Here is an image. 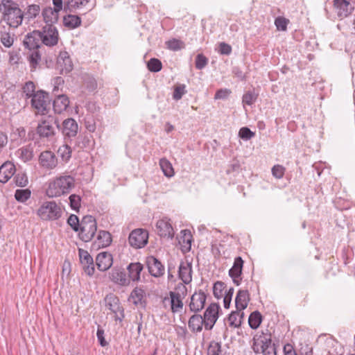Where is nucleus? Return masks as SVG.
<instances>
[{"mask_svg":"<svg viewBox=\"0 0 355 355\" xmlns=\"http://www.w3.org/2000/svg\"><path fill=\"white\" fill-rule=\"evenodd\" d=\"M218 51L222 55H230L232 53V46L225 42H220Z\"/></svg>","mask_w":355,"mask_h":355,"instance_id":"obj_63","label":"nucleus"},{"mask_svg":"<svg viewBox=\"0 0 355 355\" xmlns=\"http://www.w3.org/2000/svg\"><path fill=\"white\" fill-rule=\"evenodd\" d=\"M156 227L158 234L161 237L172 239L174 236L173 228L170 223V219L165 217L157 220Z\"/></svg>","mask_w":355,"mask_h":355,"instance_id":"obj_17","label":"nucleus"},{"mask_svg":"<svg viewBox=\"0 0 355 355\" xmlns=\"http://www.w3.org/2000/svg\"><path fill=\"white\" fill-rule=\"evenodd\" d=\"M39 164L44 168L51 170L58 165V158L52 151L45 150L39 156Z\"/></svg>","mask_w":355,"mask_h":355,"instance_id":"obj_15","label":"nucleus"},{"mask_svg":"<svg viewBox=\"0 0 355 355\" xmlns=\"http://www.w3.org/2000/svg\"><path fill=\"white\" fill-rule=\"evenodd\" d=\"M146 292L141 288L136 287L135 288L128 298V300L132 302L135 306H140L141 307H145L146 305Z\"/></svg>","mask_w":355,"mask_h":355,"instance_id":"obj_24","label":"nucleus"},{"mask_svg":"<svg viewBox=\"0 0 355 355\" xmlns=\"http://www.w3.org/2000/svg\"><path fill=\"white\" fill-rule=\"evenodd\" d=\"M74 182L71 175L58 177L49 183L46 194L49 198H54L68 193L74 187Z\"/></svg>","mask_w":355,"mask_h":355,"instance_id":"obj_2","label":"nucleus"},{"mask_svg":"<svg viewBox=\"0 0 355 355\" xmlns=\"http://www.w3.org/2000/svg\"><path fill=\"white\" fill-rule=\"evenodd\" d=\"M109 277L112 282L121 286H128L130 283L123 269L114 268L109 273Z\"/></svg>","mask_w":355,"mask_h":355,"instance_id":"obj_19","label":"nucleus"},{"mask_svg":"<svg viewBox=\"0 0 355 355\" xmlns=\"http://www.w3.org/2000/svg\"><path fill=\"white\" fill-rule=\"evenodd\" d=\"M192 263L187 260L181 261L179 270V278L185 284H189L192 281Z\"/></svg>","mask_w":355,"mask_h":355,"instance_id":"obj_20","label":"nucleus"},{"mask_svg":"<svg viewBox=\"0 0 355 355\" xmlns=\"http://www.w3.org/2000/svg\"><path fill=\"white\" fill-rule=\"evenodd\" d=\"M272 336L268 329L258 331L252 338V349L255 354L266 352L272 345Z\"/></svg>","mask_w":355,"mask_h":355,"instance_id":"obj_6","label":"nucleus"},{"mask_svg":"<svg viewBox=\"0 0 355 355\" xmlns=\"http://www.w3.org/2000/svg\"><path fill=\"white\" fill-rule=\"evenodd\" d=\"M69 105V100L66 95L60 94L54 99L53 108L55 113L60 114L65 111Z\"/></svg>","mask_w":355,"mask_h":355,"instance_id":"obj_29","label":"nucleus"},{"mask_svg":"<svg viewBox=\"0 0 355 355\" xmlns=\"http://www.w3.org/2000/svg\"><path fill=\"white\" fill-rule=\"evenodd\" d=\"M208 64V59L202 53L198 54L196 58V68L201 70Z\"/></svg>","mask_w":355,"mask_h":355,"instance_id":"obj_52","label":"nucleus"},{"mask_svg":"<svg viewBox=\"0 0 355 355\" xmlns=\"http://www.w3.org/2000/svg\"><path fill=\"white\" fill-rule=\"evenodd\" d=\"M12 181L17 187H25L28 184V175L25 172L19 171L13 175Z\"/></svg>","mask_w":355,"mask_h":355,"instance_id":"obj_37","label":"nucleus"},{"mask_svg":"<svg viewBox=\"0 0 355 355\" xmlns=\"http://www.w3.org/2000/svg\"><path fill=\"white\" fill-rule=\"evenodd\" d=\"M90 0H64V11L74 12L77 9L85 6Z\"/></svg>","mask_w":355,"mask_h":355,"instance_id":"obj_31","label":"nucleus"},{"mask_svg":"<svg viewBox=\"0 0 355 355\" xmlns=\"http://www.w3.org/2000/svg\"><path fill=\"white\" fill-rule=\"evenodd\" d=\"M50 98L49 93L39 90L33 95L31 100L32 107L35 110V114L46 115L50 110Z\"/></svg>","mask_w":355,"mask_h":355,"instance_id":"obj_5","label":"nucleus"},{"mask_svg":"<svg viewBox=\"0 0 355 355\" xmlns=\"http://www.w3.org/2000/svg\"><path fill=\"white\" fill-rule=\"evenodd\" d=\"M168 49L173 51H178L184 47V44L182 41L177 39H172L166 42Z\"/></svg>","mask_w":355,"mask_h":355,"instance_id":"obj_50","label":"nucleus"},{"mask_svg":"<svg viewBox=\"0 0 355 355\" xmlns=\"http://www.w3.org/2000/svg\"><path fill=\"white\" fill-rule=\"evenodd\" d=\"M31 71H35L37 67H40L42 60V54L40 50H31L27 56Z\"/></svg>","mask_w":355,"mask_h":355,"instance_id":"obj_33","label":"nucleus"},{"mask_svg":"<svg viewBox=\"0 0 355 355\" xmlns=\"http://www.w3.org/2000/svg\"><path fill=\"white\" fill-rule=\"evenodd\" d=\"M258 96L254 90H249L243 94L242 103L243 105H252L257 101Z\"/></svg>","mask_w":355,"mask_h":355,"instance_id":"obj_43","label":"nucleus"},{"mask_svg":"<svg viewBox=\"0 0 355 355\" xmlns=\"http://www.w3.org/2000/svg\"><path fill=\"white\" fill-rule=\"evenodd\" d=\"M23 92L26 95V98H33V95L36 94L35 85L33 82H26L22 87Z\"/></svg>","mask_w":355,"mask_h":355,"instance_id":"obj_46","label":"nucleus"},{"mask_svg":"<svg viewBox=\"0 0 355 355\" xmlns=\"http://www.w3.org/2000/svg\"><path fill=\"white\" fill-rule=\"evenodd\" d=\"M63 23L66 27L73 29L80 26L81 19L78 15H68L64 17Z\"/></svg>","mask_w":355,"mask_h":355,"instance_id":"obj_35","label":"nucleus"},{"mask_svg":"<svg viewBox=\"0 0 355 355\" xmlns=\"http://www.w3.org/2000/svg\"><path fill=\"white\" fill-rule=\"evenodd\" d=\"M57 129L61 130L64 139H71V138L75 137L78 134V125L75 119L68 118L64 120L61 124H59L58 122Z\"/></svg>","mask_w":355,"mask_h":355,"instance_id":"obj_11","label":"nucleus"},{"mask_svg":"<svg viewBox=\"0 0 355 355\" xmlns=\"http://www.w3.org/2000/svg\"><path fill=\"white\" fill-rule=\"evenodd\" d=\"M23 44L24 47L29 51L40 49L42 44H43L40 31L35 30L28 33L24 36Z\"/></svg>","mask_w":355,"mask_h":355,"instance_id":"obj_13","label":"nucleus"},{"mask_svg":"<svg viewBox=\"0 0 355 355\" xmlns=\"http://www.w3.org/2000/svg\"><path fill=\"white\" fill-rule=\"evenodd\" d=\"M160 167L164 174L167 177H172L174 175V171L170 162L166 158L159 160Z\"/></svg>","mask_w":355,"mask_h":355,"instance_id":"obj_41","label":"nucleus"},{"mask_svg":"<svg viewBox=\"0 0 355 355\" xmlns=\"http://www.w3.org/2000/svg\"><path fill=\"white\" fill-rule=\"evenodd\" d=\"M250 301V294L247 290H239L235 298L236 308L238 311H243L247 308Z\"/></svg>","mask_w":355,"mask_h":355,"instance_id":"obj_27","label":"nucleus"},{"mask_svg":"<svg viewBox=\"0 0 355 355\" xmlns=\"http://www.w3.org/2000/svg\"><path fill=\"white\" fill-rule=\"evenodd\" d=\"M180 233L182 234L181 239L183 243L182 247L186 248L187 251H189L191 250L192 242V235L191 232L189 230H183Z\"/></svg>","mask_w":355,"mask_h":355,"instance_id":"obj_42","label":"nucleus"},{"mask_svg":"<svg viewBox=\"0 0 355 355\" xmlns=\"http://www.w3.org/2000/svg\"><path fill=\"white\" fill-rule=\"evenodd\" d=\"M40 31L42 44L47 46H54L59 40L58 31L52 24L45 25Z\"/></svg>","mask_w":355,"mask_h":355,"instance_id":"obj_9","label":"nucleus"},{"mask_svg":"<svg viewBox=\"0 0 355 355\" xmlns=\"http://www.w3.org/2000/svg\"><path fill=\"white\" fill-rule=\"evenodd\" d=\"M70 207L72 209L78 211L80 207V197L76 194H72L69 196Z\"/></svg>","mask_w":355,"mask_h":355,"instance_id":"obj_57","label":"nucleus"},{"mask_svg":"<svg viewBox=\"0 0 355 355\" xmlns=\"http://www.w3.org/2000/svg\"><path fill=\"white\" fill-rule=\"evenodd\" d=\"M234 293V288H230L225 293L223 299V304L225 309H229L232 301V297Z\"/></svg>","mask_w":355,"mask_h":355,"instance_id":"obj_62","label":"nucleus"},{"mask_svg":"<svg viewBox=\"0 0 355 355\" xmlns=\"http://www.w3.org/2000/svg\"><path fill=\"white\" fill-rule=\"evenodd\" d=\"M104 301L106 307L114 314V320L122 322L125 318V313L119 297L114 294L110 293L105 296Z\"/></svg>","mask_w":355,"mask_h":355,"instance_id":"obj_7","label":"nucleus"},{"mask_svg":"<svg viewBox=\"0 0 355 355\" xmlns=\"http://www.w3.org/2000/svg\"><path fill=\"white\" fill-rule=\"evenodd\" d=\"M220 307L217 303H211L206 309L202 316L205 322V329L211 330L218 318Z\"/></svg>","mask_w":355,"mask_h":355,"instance_id":"obj_12","label":"nucleus"},{"mask_svg":"<svg viewBox=\"0 0 355 355\" xmlns=\"http://www.w3.org/2000/svg\"><path fill=\"white\" fill-rule=\"evenodd\" d=\"M149 273L155 277H159L164 274V266L155 257L149 256L146 261Z\"/></svg>","mask_w":355,"mask_h":355,"instance_id":"obj_16","label":"nucleus"},{"mask_svg":"<svg viewBox=\"0 0 355 355\" xmlns=\"http://www.w3.org/2000/svg\"><path fill=\"white\" fill-rule=\"evenodd\" d=\"M97 231V223L94 217L90 215L85 216L80 222L79 238L84 242L90 241Z\"/></svg>","mask_w":355,"mask_h":355,"instance_id":"obj_4","label":"nucleus"},{"mask_svg":"<svg viewBox=\"0 0 355 355\" xmlns=\"http://www.w3.org/2000/svg\"><path fill=\"white\" fill-rule=\"evenodd\" d=\"M239 317V313L235 311H232L229 316L227 318V320L229 323V326L234 328H238L241 326V322Z\"/></svg>","mask_w":355,"mask_h":355,"instance_id":"obj_47","label":"nucleus"},{"mask_svg":"<svg viewBox=\"0 0 355 355\" xmlns=\"http://www.w3.org/2000/svg\"><path fill=\"white\" fill-rule=\"evenodd\" d=\"M175 332L178 337L182 340H186L188 338L189 332L185 326L176 327Z\"/></svg>","mask_w":355,"mask_h":355,"instance_id":"obj_61","label":"nucleus"},{"mask_svg":"<svg viewBox=\"0 0 355 355\" xmlns=\"http://www.w3.org/2000/svg\"><path fill=\"white\" fill-rule=\"evenodd\" d=\"M31 196V191L29 189H17L15 192V200L21 203L26 202Z\"/></svg>","mask_w":355,"mask_h":355,"instance_id":"obj_39","label":"nucleus"},{"mask_svg":"<svg viewBox=\"0 0 355 355\" xmlns=\"http://www.w3.org/2000/svg\"><path fill=\"white\" fill-rule=\"evenodd\" d=\"M62 214L61 207L55 201L44 202L37 210V215L42 220H55Z\"/></svg>","mask_w":355,"mask_h":355,"instance_id":"obj_3","label":"nucleus"},{"mask_svg":"<svg viewBox=\"0 0 355 355\" xmlns=\"http://www.w3.org/2000/svg\"><path fill=\"white\" fill-rule=\"evenodd\" d=\"M239 137L245 140H249L254 136V133L248 127H243L239 132Z\"/></svg>","mask_w":355,"mask_h":355,"instance_id":"obj_58","label":"nucleus"},{"mask_svg":"<svg viewBox=\"0 0 355 355\" xmlns=\"http://www.w3.org/2000/svg\"><path fill=\"white\" fill-rule=\"evenodd\" d=\"M67 224L71 227V229L77 232L79 231L80 227V223L78 217L75 214H71L67 219Z\"/></svg>","mask_w":355,"mask_h":355,"instance_id":"obj_51","label":"nucleus"},{"mask_svg":"<svg viewBox=\"0 0 355 355\" xmlns=\"http://www.w3.org/2000/svg\"><path fill=\"white\" fill-rule=\"evenodd\" d=\"M244 261L241 257L234 259L232 267L229 270V275L230 277H238L242 275Z\"/></svg>","mask_w":355,"mask_h":355,"instance_id":"obj_34","label":"nucleus"},{"mask_svg":"<svg viewBox=\"0 0 355 355\" xmlns=\"http://www.w3.org/2000/svg\"><path fill=\"white\" fill-rule=\"evenodd\" d=\"M58 67L62 74L67 73L73 69L72 61L67 51H60L57 58Z\"/></svg>","mask_w":355,"mask_h":355,"instance_id":"obj_21","label":"nucleus"},{"mask_svg":"<svg viewBox=\"0 0 355 355\" xmlns=\"http://www.w3.org/2000/svg\"><path fill=\"white\" fill-rule=\"evenodd\" d=\"M78 253L80 263H91L92 262L93 258L87 251L79 249Z\"/></svg>","mask_w":355,"mask_h":355,"instance_id":"obj_55","label":"nucleus"},{"mask_svg":"<svg viewBox=\"0 0 355 355\" xmlns=\"http://www.w3.org/2000/svg\"><path fill=\"white\" fill-rule=\"evenodd\" d=\"M284 355H297L293 346L290 343H286L283 347Z\"/></svg>","mask_w":355,"mask_h":355,"instance_id":"obj_64","label":"nucleus"},{"mask_svg":"<svg viewBox=\"0 0 355 355\" xmlns=\"http://www.w3.org/2000/svg\"><path fill=\"white\" fill-rule=\"evenodd\" d=\"M58 152L64 161H68L71 157V148L67 144L61 146Z\"/></svg>","mask_w":355,"mask_h":355,"instance_id":"obj_48","label":"nucleus"},{"mask_svg":"<svg viewBox=\"0 0 355 355\" xmlns=\"http://www.w3.org/2000/svg\"><path fill=\"white\" fill-rule=\"evenodd\" d=\"M1 42L4 46L10 48L14 40L8 32H1L0 36Z\"/></svg>","mask_w":355,"mask_h":355,"instance_id":"obj_53","label":"nucleus"},{"mask_svg":"<svg viewBox=\"0 0 355 355\" xmlns=\"http://www.w3.org/2000/svg\"><path fill=\"white\" fill-rule=\"evenodd\" d=\"M18 157L24 162H27L31 160L33 157V149L28 146H24L20 148L17 152Z\"/></svg>","mask_w":355,"mask_h":355,"instance_id":"obj_38","label":"nucleus"},{"mask_svg":"<svg viewBox=\"0 0 355 355\" xmlns=\"http://www.w3.org/2000/svg\"><path fill=\"white\" fill-rule=\"evenodd\" d=\"M148 69L151 72H159L162 69V62L157 58H150L147 62Z\"/></svg>","mask_w":355,"mask_h":355,"instance_id":"obj_44","label":"nucleus"},{"mask_svg":"<svg viewBox=\"0 0 355 355\" xmlns=\"http://www.w3.org/2000/svg\"><path fill=\"white\" fill-rule=\"evenodd\" d=\"M59 10L51 7L45 8L42 12L43 19L46 25L52 24L56 23L58 20Z\"/></svg>","mask_w":355,"mask_h":355,"instance_id":"obj_30","label":"nucleus"},{"mask_svg":"<svg viewBox=\"0 0 355 355\" xmlns=\"http://www.w3.org/2000/svg\"><path fill=\"white\" fill-rule=\"evenodd\" d=\"M113 263V257L112 254L103 252L99 253L96 257V264L100 271H106L111 268Z\"/></svg>","mask_w":355,"mask_h":355,"instance_id":"obj_22","label":"nucleus"},{"mask_svg":"<svg viewBox=\"0 0 355 355\" xmlns=\"http://www.w3.org/2000/svg\"><path fill=\"white\" fill-rule=\"evenodd\" d=\"M144 269V266L139 262L130 263L127 266L128 272V279L130 281L139 282L140 280V274Z\"/></svg>","mask_w":355,"mask_h":355,"instance_id":"obj_28","label":"nucleus"},{"mask_svg":"<svg viewBox=\"0 0 355 355\" xmlns=\"http://www.w3.org/2000/svg\"><path fill=\"white\" fill-rule=\"evenodd\" d=\"M112 241L111 234L105 230H100L98 232L96 240L93 243L94 247L103 248L108 247Z\"/></svg>","mask_w":355,"mask_h":355,"instance_id":"obj_25","label":"nucleus"},{"mask_svg":"<svg viewBox=\"0 0 355 355\" xmlns=\"http://www.w3.org/2000/svg\"><path fill=\"white\" fill-rule=\"evenodd\" d=\"M207 295L202 290L195 291L191 296L189 307L191 312L197 313L201 311L205 305Z\"/></svg>","mask_w":355,"mask_h":355,"instance_id":"obj_14","label":"nucleus"},{"mask_svg":"<svg viewBox=\"0 0 355 355\" xmlns=\"http://www.w3.org/2000/svg\"><path fill=\"white\" fill-rule=\"evenodd\" d=\"M203 325L205 327V322L201 315L195 313L189 319L188 326L193 333L200 332L202 330Z\"/></svg>","mask_w":355,"mask_h":355,"instance_id":"obj_26","label":"nucleus"},{"mask_svg":"<svg viewBox=\"0 0 355 355\" xmlns=\"http://www.w3.org/2000/svg\"><path fill=\"white\" fill-rule=\"evenodd\" d=\"M225 352L222 349L221 343L212 340L210 342L208 349L207 355H224Z\"/></svg>","mask_w":355,"mask_h":355,"instance_id":"obj_40","label":"nucleus"},{"mask_svg":"<svg viewBox=\"0 0 355 355\" xmlns=\"http://www.w3.org/2000/svg\"><path fill=\"white\" fill-rule=\"evenodd\" d=\"M225 287V283L220 281H218L214 284L213 294L216 298L220 299L223 297V291Z\"/></svg>","mask_w":355,"mask_h":355,"instance_id":"obj_49","label":"nucleus"},{"mask_svg":"<svg viewBox=\"0 0 355 355\" xmlns=\"http://www.w3.org/2000/svg\"><path fill=\"white\" fill-rule=\"evenodd\" d=\"M0 12L3 14V20L9 26L17 28L21 24L24 12L12 0H0Z\"/></svg>","mask_w":355,"mask_h":355,"instance_id":"obj_1","label":"nucleus"},{"mask_svg":"<svg viewBox=\"0 0 355 355\" xmlns=\"http://www.w3.org/2000/svg\"><path fill=\"white\" fill-rule=\"evenodd\" d=\"M15 164L9 161L4 162L0 167V182L6 183L15 173Z\"/></svg>","mask_w":355,"mask_h":355,"instance_id":"obj_23","label":"nucleus"},{"mask_svg":"<svg viewBox=\"0 0 355 355\" xmlns=\"http://www.w3.org/2000/svg\"><path fill=\"white\" fill-rule=\"evenodd\" d=\"M58 120L56 117L49 115L46 119L42 120L37 127V133L41 137L49 138L55 135V128Z\"/></svg>","mask_w":355,"mask_h":355,"instance_id":"obj_8","label":"nucleus"},{"mask_svg":"<svg viewBox=\"0 0 355 355\" xmlns=\"http://www.w3.org/2000/svg\"><path fill=\"white\" fill-rule=\"evenodd\" d=\"M148 232L143 229L132 230L128 237L129 244L135 249L144 248L148 243Z\"/></svg>","mask_w":355,"mask_h":355,"instance_id":"obj_10","label":"nucleus"},{"mask_svg":"<svg viewBox=\"0 0 355 355\" xmlns=\"http://www.w3.org/2000/svg\"><path fill=\"white\" fill-rule=\"evenodd\" d=\"M40 12V7L37 4L30 5L28 8L26 15L28 18L33 19L35 18Z\"/></svg>","mask_w":355,"mask_h":355,"instance_id":"obj_56","label":"nucleus"},{"mask_svg":"<svg viewBox=\"0 0 355 355\" xmlns=\"http://www.w3.org/2000/svg\"><path fill=\"white\" fill-rule=\"evenodd\" d=\"M334 8L340 18L348 17L354 10V7L347 0H334Z\"/></svg>","mask_w":355,"mask_h":355,"instance_id":"obj_18","label":"nucleus"},{"mask_svg":"<svg viewBox=\"0 0 355 355\" xmlns=\"http://www.w3.org/2000/svg\"><path fill=\"white\" fill-rule=\"evenodd\" d=\"M171 309L173 313H178L183 308V302L179 293L170 291Z\"/></svg>","mask_w":355,"mask_h":355,"instance_id":"obj_32","label":"nucleus"},{"mask_svg":"<svg viewBox=\"0 0 355 355\" xmlns=\"http://www.w3.org/2000/svg\"><path fill=\"white\" fill-rule=\"evenodd\" d=\"M288 23L289 20L283 17H278L275 20V24L278 31H286Z\"/></svg>","mask_w":355,"mask_h":355,"instance_id":"obj_54","label":"nucleus"},{"mask_svg":"<svg viewBox=\"0 0 355 355\" xmlns=\"http://www.w3.org/2000/svg\"><path fill=\"white\" fill-rule=\"evenodd\" d=\"M186 93L185 85H180L175 87L173 98L178 101L182 98V96Z\"/></svg>","mask_w":355,"mask_h":355,"instance_id":"obj_60","label":"nucleus"},{"mask_svg":"<svg viewBox=\"0 0 355 355\" xmlns=\"http://www.w3.org/2000/svg\"><path fill=\"white\" fill-rule=\"evenodd\" d=\"M284 172L285 168L282 165L277 164L272 168V174L277 179L282 178L284 175Z\"/></svg>","mask_w":355,"mask_h":355,"instance_id":"obj_59","label":"nucleus"},{"mask_svg":"<svg viewBox=\"0 0 355 355\" xmlns=\"http://www.w3.org/2000/svg\"><path fill=\"white\" fill-rule=\"evenodd\" d=\"M83 84L85 87L90 92L94 91L97 88V83L93 76L85 74L83 77Z\"/></svg>","mask_w":355,"mask_h":355,"instance_id":"obj_45","label":"nucleus"},{"mask_svg":"<svg viewBox=\"0 0 355 355\" xmlns=\"http://www.w3.org/2000/svg\"><path fill=\"white\" fill-rule=\"evenodd\" d=\"M263 320L262 315L259 311H254L250 313L248 318V324L252 329H257Z\"/></svg>","mask_w":355,"mask_h":355,"instance_id":"obj_36","label":"nucleus"}]
</instances>
